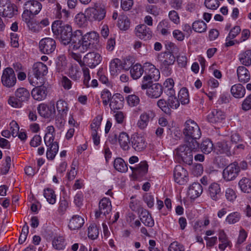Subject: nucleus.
Here are the masks:
<instances>
[{"label": "nucleus", "mask_w": 251, "mask_h": 251, "mask_svg": "<svg viewBox=\"0 0 251 251\" xmlns=\"http://www.w3.org/2000/svg\"><path fill=\"white\" fill-rule=\"evenodd\" d=\"M83 32L81 30L75 31L73 39L74 50L80 52H84L90 48L91 45L97 44L99 40V34L92 31L82 35Z\"/></svg>", "instance_id": "1"}, {"label": "nucleus", "mask_w": 251, "mask_h": 251, "mask_svg": "<svg viewBox=\"0 0 251 251\" xmlns=\"http://www.w3.org/2000/svg\"><path fill=\"white\" fill-rule=\"evenodd\" d=\"M51 28L54 35L59 39L62 44L66 46L71 43V46L74 50L73 39L75 38V31L73 32L70 25L65 24L60 20H57L52 23Z\"/></svg>", "instance_id": "2"}, {"label": "nucleus", "mask_w": 251, "mask_h": 251, "mask_svg": "<svg viewBox=\"0 0 251 251\" xmlns=\"http://www.w3.org/2000/svg\"><path fill=\"white\" fill-rule=\"evenodd\" d=\"M158 60L160 63V68L162 73L169 76L172 73L170 66L175 62L174 55L170 52H162L158 54Z\"/></svg>", "instance_id": "3"}, {"label": "nucleus", "mask_w": 251, "mask_h": 251, "mask_svg": "<svg viewBox=\"0 0 251 251\" xmlns=\"http://www.w3.org/2000/svg\"><path fill=\"white\" fill-rule=\"evenodd\" d=\"M183 133L188 139H199L201 133L200 127L194 120H187L184 125Z\"/></svg>", "instance_id": "4"}, {"label": "nucleus", "mask_w": 251, "mask_h": 251, "mask_svg": "<svg viewBox=\"0 0 251 251\" xmlns=\"http://www.w3.org/2000/svg\"><path fill=\"white\" fill-rule=\"evenodd\" d=\"M145 75L144 82H151L158 80L160 77L159 71L152 64L146 62L144 64Z\"/></svg>", "instance_id": "5"}, {"label": "nucleus", "mask_w": 251, "mask_h": 251, "mask_svg": "<svg viewBox=\"0 0 251 251\" xmlns=\"http://www.w3.org/2000/svg\"><path fill=\"white\" fill-rule=\"evenodd\" d=\"M176 155L184 163L189 165L192 164L193 155L188 147L185 145H181L176 149Z\"/></svg>", "instance_id": "6"}, {"label": "nucleus", "mask_w": 251, "mask_h": 251, "mask_svg": "<svg viewBox=\"0 0 251 251\" xmlns=\"http://www.w3.org/2000/svg\"><path fill=\"white\" fill-rule=\"evenodd\" d=\"M156 117L155 111L152 109H148L144 111L139 117L137 125L140 129H144L147 127L150 122L152 121Z\"/></svg>", "instance_id": "7"}, {"label": "nucleus", "mask_w": 251, "mask_h": 251, "mask_svg": "<svg viewBox=\"0 0 251 251\" xmlns=\"http://www.w3.org/2000/svg\"><path fill=\"white\" fill-rule=\"evenodd\" d=\"M87 14L91 20L100 21L105 17L106 10L103 5L97 4L94 7L88 9Z\"/></svg>", "instance_id": "8"}, {"label": "nucleus", "mask_w": 251, "mask_h": 251, "mask_svg": "<svg viewBox=\"0 0 251 251\" xmlns=\"http://www.w3.org/2000/svg\"><path fill=\"white\" fill-rule=\"evenodd\" d=\"M1 81L3 85L6 87L11 88L15 86L17 79L12 68L8 67L3 71Z\"/></svg>", "instance_id": "9"}, {"label": "nucleus", "mask_w": 251, "mask_h": 251, "mask_svg": "<svg viewBox=\"0 0 251 251\" xmlns=\"http://www.w3.org/2000/svg\"><path fill=\"white\" fill-rule=\"evenodd\" d=\"M17 12L15 6L10 0H0V15L11 18Z\"/></svg>", "instance_id": "10"}, {"label": "nucleus", "mask_w": 251, "mask_h": 251, "mask_svg": "<svg viewBox=\"0 0 251 251\" xmlns=\"http://www.w3.org/2000/svg\"><path fill=\"white\" fill-rule=\"evenodd\" d=\"M130 142L132 149L138 152L143 151L147 146V142L145 137L137 133L131 135Z\"/></svg>", "instance_id": "11"}, {"label": "nucleus", "mask_w": 251, "mask_h": 251, "mask_svg": "<svg viewBox=\"0 0 251 251\" xmlns=\"http://www.w3.org/2000/svg\"><path fill=\"white\" fill-rule=\"evenodd\" d=\"M240 172L239 165L237 162H233L227 166L223 170V178L226 181L235 179Z\"/></svg>", "instance_id": "12"}, {"label": "nucleus", "mask_w": 251, "mask_h": 251, "mask_svg": "<svg viewBox=\"0 0 251 251\" xmlns=\"http://www.w3.org/2000/svg\"><path fill=\"white\" fill-rule=\"evenodd\" d=\"M56 48V42L52 38H45L39 42L40 51L44 54H50L53 52Z\"/></svg>", "instance_id": "13"}, {"label": "nucleus", "mask_w": 251, "mask_h": 251, "mask_svg": "<svg viewBox=\"0 0 251 251\" xmlns=\"http://www.w3.org/2000/svg\"><path fill=\"white\" fill-rule=\"evenodd\" d=\"M112 210V205L110 200L106 198H102L99 202V209L95 212L96 218L100 217L101 215L106 216L110 213Z\"/></svg>", "instance_id": "14"}, {"label": "nucleus", "mask_w": 251, "mask_h": 251, "mask_svg": "<svg viewBox=\"0 0 251 251\" xmlns=\"http://www.w3.org/2000/svg\"><path fill=\"white\" fill-rule=\"evenodd\" d=\"M175 181L180 185L185 184L188 179L187 171L180 165L176 166L174 171Z\"/></svg>", "instance_id": "15"}, {"label": "nucleus", "mask_w": 251, "mask_h": 251, "mask_svg": "<svg viewBox=\"0 0 251 251\" xmlns=\"http://www.w3.org/2000/svg\"><path fill=\"white\" fill-rule=\"evenodd\" d=\"M102 57L97 52H91L86 54L83 58L84 63L91 68H94L101 61Z\"/></svg>", "instance_id": "16"}, {"label": "nucleus", "mask_w": 251, "mask_h": 251, "mask_svg": "<svg viewBox=\"0 0 251 251\" xmlns=\"http://www.w3.org/2000/svg\"><path fill=\"white\" fill-rule=\"evenodd\" d=\"M37 110L40 116L44 118H49L55 113L54 102L51 101L49 105L41 104L39 105Z\"/></svg>", "instance_id": "17"}, {"label": "nucleus", "mask_w": 251, "mask_h": 251, "mask_svg": "<svg viewBox=\"0 0 251 251\" xmlns=\"http://www.w3.org/2000/svg\"><path fill=\"white\" fill-rule=\"evenodd\" d=\"M136 35L141 39H149L152 36V32L145 25H137L135 29Z\"/></svg>", "instance_id": "18"}, {"label": "nucleus", "mask_w": 251, "mask_h": 251, "mask_svg": "<svg viewBox=\"0 0 251 251\" xmlns=\"http://www.w3.org/2000/svg\"><path fill=\"white\" fill-rule=\"evenodd\" d=\"M225 118V113L220 109L212 110L207 116L208 121L214 124L222 123Z\"/></svg>", "instance_id": "19"}, {"label": "nucleus", "mask_w": 251, "mask_h": 251, "mask_svg": "<svg viewBox=\"0 0 251 251\" xmlns=\"http://www.w3.org/2000/svg\"><path fill=\"white\" fill-rule=\"evenodd\" d=\"M32 72L35 77L38 79L46 75L48 72V70L46 65L41 62H38L33 65Z\"/></svg>", "instance_id": "20"}, {"label": "nucleus", "mask_w": 251, "mask_h": 251, "mask_svg": "<svg viewBox=\"0 0 251 251\" xmlns=\"http://www.w3.org/2000/svg\"><path fill=\"white\" fill-rule=\"evenodd\" d=\"M84 224V219L79 215H75L70 219L68 227L71 230H77L81 228Z\"/></svg>", "instance_id": "21"}, {"label": "nucleus", "mask_w": 251, "mask_h": 251, "mask_svg": "<svg viewBox=\"0 0 251 251\" xmlns=\"http://www.w3.org/2000/svg\"><path fill=\"white\" fill-rule=\"evenodd\" d=\"M42 7L41 3L37 0H28L24 4V9H26L34 16L39 13Z\"/></svg>", "instance_id": "22"}, {"label": "nucleus", "mask_w": 251, "mask_h": 251, "mask_svg": "<svg viewBox=\"0 0 251 251\" xmlns=\"http://www.w3.org/2000/svg\"><path fill=\"white\" fill-rule=\"evenodd\" d=\"M208 195L213 201L219 200L222 195L220 185L215 182L211 184L208 187Z\"/></svg>", "instance_id": "23"}, {"label": "nucleus", "mask_w": 251, "mask_h": 251, "mask_svg": "<svg viewBox=\"0 0 251 251\" xmlns=\"http://www.w3.org/2000/svg\"><path fill=\"white\" fill-rule=\"evenodd\" d=\"M31 95L35 100L39 101L42 100L47 97V88L43 85L37 86L32 89Z\"/></svg>", "instance_id": "24"}, {"label": "nucleus", "mask_w": 251, "mask_h": 251, "mask_svg": "<svg viewBox=\"0 0 251 251\" xmlns=\"http://www.w3.org/2000/svg\"><path fill=\"white\" fill-rule=\"evenodd\" d=\"M162 92V86L158 83H155L149 86L146 93L151 98H157L160 96Z\"/></svg>", "instance_id": "25"}, {"label": "nucleus", "mask_w": 251, "mask_h": 251, "mask_svg": "<svg viewBox=\"0 0 251 251\" xmlns=\"http://www.w3.org/2000/svg\"><path fill=\"white\" fill-rule=\"evenodd\" d=\"M56 109L61 119L66 117L69 110L68 104L65 100H59L56 102Z\"/></svg>", "instance_id": "26"}, {"label": "nucleus", "mask_w": 251, "mask_h": 251, "mask_svg": "<svg viewBox=\"0 0 251 251\" xmlns=\"http://www.w3.org/2000/svg\"><path fill=\"white\" fill-rule=\"evenodd\" d=\"M238 80L241 82H247L250 79V73L244 66H239L237 69Z\"/></svg>", "instance_id": "27"}, {"label": "nucleus", "mask_w": 251, "mask_h": 251, "mask_svg": "<svg viewBox=\"0 0 251 251\" xmlns=\"http://www.w3.org/2000/svg\"><path fill=\"white\" fill-rule=\"evenodd\" d=\"M119 143L120 147L125 151H128L130 149L131 144L130 138L128 135L125 132L121 133L119 136Z\"/></svg>", "instance_id": "28"}, {"label": "nucleus", "mask_w": 251, "mask_h": 251, "mask_svg": "<svg viewBox=\"0 0 251 251\" xmlns=\"http://www.w3.org/2000/svg\"><path fill=\"white\" fill-rule=\"evenodd\" d=\"M230 92L234 98L240 99L245 96L246 89L242 85L236 84L231 87Z\"/></svg>", "instance_id": "29"}, {"label": "nucleus", "mask_w": 251, "mask_h": 251, "mask_svg": "<svg viewBox=\"0 0 251 251\" xmlns=\"http://www.w3.org/2000/svg\"><path fill=\"white\" fill-rule=\"evenodd\" d=\"M67 75L73 80L77 81L81 77V71L76 65H72L69 69Z\"/></svg>", "instance_id": "30"}, {"label": "nucleus", "mask_w": 251, "mask_h": 251, "mask_svg": "<svg viewBox=\"0 0 251 251\" xmlns=\"http://www.w3.org/2000/svg\"><path fill=\"white\" fill-rule=\"evenodd\" d=\"M202 192V188L201 185L197 182L193 183L189 187L188 193L191 197L197 198Z\"/></svg>", "instance_id": "31"}, {"label": "nucleus", "mask_w": 251, "mask_h": 251, "mask_svg": "<svg viewBox=\"0 0 251 251\" xmlns=\"http://www.w3.org/2000/svg\"><path fill=\"white\" fill-rule=\"evenodd\" d=\"M144 72V66H142L139 64H136L132 66L130 71L131 76L134 79H136L140 77L143 75Z\"/></svg>", "instance_id": "32"}, {"label": "nucleus", "mask_w": 251, "mask_h": 251, "mask_svg": "<svg viewBox=\"0 0 251 251\" xmlns=\"http://www.w3.org/2000/svg\"><path fill=\"white\" fill-rule=\"evenodd\" d=\"M218 237L219 240L221 242L219 245V249L221 251H224L226 247L230 245V241L223 230L219 231Z\"/></svg>", "instance_id": "33"}, {"label": "nucleus", "mask_w": 251, "mask_h": 251, "mask_svg": "<svg viewBox=\"0 0 251 251\" xmlns=\"http://www.w3.org/2000/svg\"><path fill=\"white\" fill-rule=\"evenodd\" d=\"M241 191L244 193L251 192V180L247 177H243L238 183Z\"/></svg>", "instance_id": "34"}, {"label": "nucleus", "mask_w": 251, "mask_h": 251, "mask_svg": "<svg viewBox=\"0 0 251 251\" xmlns=\"http://www.w3.org/2000/svg\"><path fill=\"white\" fill-rule=\"evenodd\" d=\"M15 95L23 102L27 101L30 97L28 91L23 87L17 89L15 92Z\"/></svg>", "instance_id": "35"}, {"label": "nucleus", "mask_w": 251, "mask_h": 251, "mask_svg": "<svg viewBox=\"0 0 251 251\" xmlns=\"http://www.w3.org/2000/svg\"><path fill=\"white\" fill-rule=\"evenodd\" d=\"M215 150L219 153H225L227 155L230 154V147L225 141L217 142Z\"/></svg>", "instance_id": "36"}, {"label": "nucleus", "mask_w": 251, "mask_h": 251, "mask_svg": "<svg viewBox=\"0 0 251 251\" xmlns=\"http://www.w3.org/2000/svg\"><path fill=\"white\" fill-rule=\"evenodd\" d=\"M47 150L46 155L48 159L52 160L55 156L58 151V145L56 142H55L53 144L49 146H47Z\"/></svg>", "instance_id": "37"}, {"label": "nucleus", "mask_w": 251, "mask_h": 251, "mask_svg": "<svg viewBox=\"0 0 251 251\" xmlns=\"http://www.w3.org/2000/svg\"><path fill=\"white\" fill-rule=\"evenodd\" d=\"M114 168L118 171L122 173L126 172L128 168L125 161L120 157L117 158L114 161Z\"/></svg>", "instance_id": "38"}, {"label": "nucleus", "mask_w": 251, "mask_h": 251, "mask_svg": "<svg viewBox=\"0 0 251 251\" xmlns=\"http://www.w3.org/2000/svg\"><path fill=\"white\" fill-rule=\"evenodd\" d=\"M130 168L135 173L143 175L147 173L148 165L146 161L141 162L136 167H130Z\"/></svg>", "instance_id": "39"}, {"label": "nucleus", "mask_w": 251, "mask_h": 251, "mask_svg": "<svg viewBox=\"0 0 251 251\" xmlns=\"http://www.w3.org/2000/svg\"><path fill=\"white\" fill-rule=\"evenodd\" d=\"M52 244L53 247L57 250H63L66 246L65 239L62 236L54 237Z\"/></svg>", "instance_id": "40"}, {"label": "nucleus", "mask_w": 251, "mask_h": 251, "mask_svg": "<svg viewBox=\"0 0 251 251\" xmlns=\"http://www.w3.org/2000/svg\"><path fill=\"white\" fill-rule=\"evenodd\" d=\"M121 60L118 58L113 59L110 64V72L112 75H116L120 71Z\"/></svg>", "instance_id": "41"}, {"label": "nucleus", "mask_w": 251, "mask_h": 251, "mask_svg": "<svg viewBox=\"0 0 251 251\" xmlns=\"http://www.w3.org/2000/svg\"><path fill=\"white\" fill-rule=\"evenodd\" d=\"M174 81L169 78L164 82V92L167 95H175V91L174 89Z\"/></svg>", "instance_id": "42"}, {"label": "nucleus", "mask_w": 251, "mask_h": 251, "mask_svg": "<svg viewBox=\"0 0 251 251\" xmlns=\"http://www.w3.org/2000/svg\"><path fill=\"white\" fill-rule=\"evenodd\" d=\"M140 220L146 226L152 227L154 225V221L148 212L145 211L141 213Z\"/></svg>", "instance_id": "43"}, {"label": "nucleus", "mask_w": 251, "mask_h": 251, "mask_svg": "<svg viewBox=\"0 0 251 251\" xmlns=\"http://www.w3.org/2000/svg\"><path fill=\"white\" fill-rule=\"evenodd\" d=\"M239 60L241 63L246 66L251 65V50H248L240 54Z\"/></svg>", "instance_id": "44"}, {"label": "nucleus", "mask_w": 251, "mask_h": 251, "mask_svg": "<svg viewBox=\"0 0 251 251\" xmlns=\"http://www.w3.org/2000/svg\"><path fill=\"white\" fill-rule=\"evenodd\" d=\"M193 29L199 33H202L206 31L207 29L206 24L201 20L195 21L192 24Z\"/></svg>", "instance_id": "45"}, {"label": "nucleus", "mask_w": 251, "mask_h": 251, "mask_svg": "<svg viewBox=\"0 0 251 251\" xmlns=\"http://www.w3.org/2000/svg\"><path fill=\"white\" fill-rule=\"evenodd\" d=\"M201 149L203 153L208 154L213 150V144L209 139H206L202 142Z\"/></svg>", "instance_id": "46"}, {"label": "nucleus", "mask_w": 251, "mask_h": 251, "mask_svg": "<svg viewBox=\"0 0 251 251\" xmlns=\"http://www.w3.org/2000/svg\"><path fill=\"white\" fill-rule=\"evenodd\" d=\"M99 234V230L95 224L90 225L88 228V236L89 238L95 240L97 239Z\"/></svg>", "instance_id": "47"}, {"label": "nucleus", "mask_w": 251, "mask_h": 251, "mask_svg": "<svg viewBox=\"0 0 251 251\" xmlns=\"http://www.w3.org/2000/svg\"><path fill=\"white\" fill-rule=\"evenodd\" d=\"M179 102L182 104H186L189 103V94L188 91L185 88L181 89L178 94Z\"/></svg>", "instance_id": "48"}, {"label": "nucleus", "mask_w": 251, "mask_h": 251, "mask_svg": "<svg viewBox=\"0 0 251 251\" xmlns=\"http://www.w3.org/2000/svg\"><path fill=\"white\" fill-rule=\"evenodd\" d=\"M169 96V98L167 100L168 104L169 105V109L172 110V109H176L179 106V101L175 97V95H167Z\"/></svg>", "instance_id": "49"}, {"label": "nucleus", "mask_w": 251, "mask_h": 251, "mask_svg": "<svg viewBox=\"0 0 251 251\" xmlns=\"http://www.w3.org/2000/svg\"><path fill=\"white\" fill-rule=\"evenodd\" d=\"M56 64V69L58 72L64 71L67 64L66 57L63 55L59 56L57 58Z\"/></svg>", "instance_id": "50"}, {"label": "nucleus", "mask_w": 251, "mask_h": 251, "mask_svg": "<svg viewBox=\"0 0 251 251\" xmlns=\"http://www.w3.org/2000/svg\"><path fill=\"white\" fill-rule=\"evenodd\" d=\"M44 196L50 204H53L55 203L56 195L52 189L48 188L45 190Z\"/></svg>", "instance_id": "51"}, {"label": "nucleus", "mask_w": 251, "mask_h": 251, "mask_svg": "<svg viewBox=\"0 0 251 251\" xmlns=\"http://www.w3.org/2000/svg\"><path fill=\"white\" fill-rule=\"evenodd\" d=\"M7 102L10 106L15 108L22 107L23 103L15 95L10 96L8 99Z\"/></svg>", "instance_id": "52"}, {"label": "nucleus", "mask_w": 251, "mask_h": 251, "mask_svg": "<svg viewBox=\"0 0 251 251\" xmlns=\"http://www.w3.org/2000/svg\"><path fill=\"white\" fill-rule=\"evenodd\" d=\"M241 215L238 212H234L229 214L226 218V221L229 224H234L239 221Z\"/></svg>", "instance_id": "53"}, {"label": "nucleus", "mask_w": 251, "mask_h": 251, "mask_svg": "<svg viewBox=\"0 0 251 251\" xmlns=\"http://www.w3.org/2000/svg\"><path fill=\"white\" fill-rule=\"evenodd\" d=\"M157 105L165 113L168 115L171 114L172 110L169 108L168 101L165 100L164 99H160L157 101Z\"/></svg>", "instance_id": "54"}, {"label": "nucleus", "mask_w": 251, "mask_h": 251, "mask_svg": "<svg viewBox=\"0 0 251 251\" xmlns=\"http://www.w3.org/2000/svg\"><path fill=\"white\" fill-rule=\"evenodd\" d=\"M118 25L120 29L126 30L130 27L129 20L126 16H123L120 18Z\"/></svg>", "instance_id": "55"}, {"label": "nucleus", "mask_w": 251, "mask_h": 251, "mask_svg": "<svg viewBox=\"0 0 251 251\" xmlns=\"http://www.w3.org/2000/svg\"><path fill=\"white\" fill-rule=\"evenodd\" d=\"M170 27V25L166 20H163L159 23L157 28L160 29L161 34L163 35H167L170 32L168 29Z\"/></svg>", "instance_id": "56"}, {"label": "nucleus", "mask_w": 251, "mask_h": 251, "mask_svg": "<svg viewBox=\"0 0 251 251\" xmlns=\"http://www.w3.org/2000/svg\"><path fill=\"white\" fill-rule=\"evenodd\" d=\"M126 100L128 104L131 107L136 106L140 102L139 98L134 94L128 95L126 98Z\"/></svg>", "instance_id": "57"}, {"label": "nucleus", "mask_w": 251, "mask_h": 251, "mask_svg": "<svg viewBox=\"0 0 251 251\" xmlns=\"http://www.w3.org/2000/svg\"><path fill=\"white\" fill-rule=\"evenodd\" d=\"M29 29L33 32H39L42 30V25H39V22H37L33 20L30 23L27 25Z\"/></svg>", "instance_id": "58"}, {"label": "nucleus", "mask_w": 251, "mask_h": 251, "mask_svg": "<svg viewBox=\"0 0 251 251\" xmlns=\"http://www.w3.org/2000/svg\"><path fill=\"white\" fill-rule=\"evenodd\" d=\"M75 23L80 27L86 25L87 21L85 15L81 13L77 14L75 17Z\"/></svg>", "instance_id": "59"}, {"label": "nucleus", "mask_w": 251, "mask_h": 251, "mask_svg": "<svg viewBox=\"0 0 251 251\" xmlns=\"http://www.w3.org/2000/svg\"><path fill=\"white\" fill-rule=\"evenodd\" d=\"M191 141L189 142L187 144L185 145L188 147L189 150L191 151V152H195L198 151L199 149V144L197 141V139H191Z\"/></svg>", "instance_id": "60"}, {"label": "nucleus", "mask_w": 251, "mask_h": 251, "mask_svg": "<svg viewBox=\"0 0 251 251\" xmlns=\"http://www.w3.org/2000/svg\"><path fill=\"white\" fill-rule=\"evenodd\" d=\"M225 197L227 201L233 202L236 199L237 195L234 190L228 188L225 191Z\"/></svg>", "instance_id": "61"}, {"label": "nucleus", "mask_w": 251, "mask_h": 251, "mask_svg": "<svg viewBox=\"0 0 251 251\" xmlns=\"http://www.w3.org/2000/svg\"><path fill=\"white\" fill-rule=\"evenodd\" d=\"M28 229L29 227L27 225V223H25V225L23 227L22 232L19 237V242L20 244H23L26 239L27 234L28 233Z\"/></svg>", "instance_id": "62"}, {"label": "nucleus", "mask_w": 251, "mask_h": 251, "mask_svg": "<svg viewBox=\"0 0 251 251\" xmlns=\"http://www.w3.org/2000/svg\"><path fill=\"white\" fill-rule=\"evenodd\" d=\"M122 105L121 100L118 98H113L109 104L110 107L112 110L120 109Z\"/></svg>", "instance_id": "63"}, {"label": "nucleus", "mask_w": 251, "mask_h": 251, "mask_svg": "<svg viewBox=\"0 0 251 251\" xmlns=\"http://www.w3.org/2000/svg\"><path fill=\"white\" fill-rule=\"evenodd\" d=\"M169 251H184V248L183 246L177 242L172 243L169 247Z\"/></svg>", "instance_id": "64"}]
</instances>
